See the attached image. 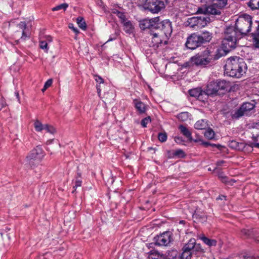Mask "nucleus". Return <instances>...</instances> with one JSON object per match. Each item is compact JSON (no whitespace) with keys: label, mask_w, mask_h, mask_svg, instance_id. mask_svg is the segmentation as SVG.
Wrapping results in <instances>:
<instances>
[{"label":"nucleus","mask_w":259,"mask_h":259,"mask_svg":"<svg viewBox=\"0 0 259 259\" xmlns=\"http://www.w3.org/2000/svg\"><path fill=\"white\" fill-rule=\"evenodd\" d=\"M218 84L217 81H212L209 82L207 85L206 89L205 91V96L213 95L216 94L218 92Z\"/></svg>","instance_id":"14"},{"label":"nucleus","mask_w":259,"mask_h":259,"mask_svg":"<svg viewBox=\"0 0 259 259\" xmlns=\"http://www.w3.org/2000/svg\"><path fill=\"white\" fill-rule=\"evenodd\" d=\"M134 103L136 109L140 114H143L145 112L146 107L143 102L138 100H134Z\"/></svg>","instance_id":"18"},{"label":"nucleus","mask_w":259,"mask_h":259,"mask_svg":"<svg viewBox=\"0 0 259 259\" xmlns=\"http://www.w3.org/2000/svg\"><path fill=\"white\" fill-rule=\"evenodd\" d=\"M193 217L196 219H198L200 221L203 222L206 221L207 218L205 213H202L201 214H199L198 212L196 211L193 214Z\"/></svg>","instance_id":"30"},{"label":"nucleus","mask_w":259,"mask_h":259,"mask_svg":"<svg viewBox=\"0 0 259 259\" xmlns=\"http://www.w3.org/2000/svg\"><path fill=\"white\" fill-rule=\"evenodd\" d=\"M181 133L188 138H191V133L185 126L181 125L179 127Z\"/></svg>","instance_id":"27"},{"label":"nucleus","mask_w":259,"mask_h":259,"mask_svg":"<svg viewBox=\"0 0 259 259\" xmlns=\"http://www.w3.org/2000/svg\"><path fill=\"white\" fill-rule=\"evenodd\" d=\"M192 64L205 67L212 62V55L211 51L206 49L200 54H198L190 59Z\"/></svg>","instance_id":"7"},{"label":"nucleus","mask_w":259,"mask_h":259,"mask_svg":"<svg viewBox=\"0 0 259 259\" xmlns=\"http://www.w3.org/2000/svg\"><path fill=\"white\" fill-rule=\"evenodd\" d=\"M81 184H82V181L81 180V179L80 178L79 179L76 178V179L75 180V185L74 186L73 188H76L78 187H80V186H81Z\"/></svg>","instance_id":"46"},{"label":"nucleus","mask_w":259,"mask_h":259,"mask_svg":"<svg viewBox=\"0 0 259 259\" xmlns=\"http://www.w3.org/2000/svg\"><path fill=\"white\" fill-rule=\"evenodd\" d=\"M158 140L161 142H165L167 140V135L165 133H159V134L158 135Z\"/></svg>","instance_id":"38"},{"label":"nucleus","mask_w":259,"mask_h":259,"mask_svg":"<svg viewBox=\"0 0 259 259\" xmlns=\"http://www.w3.org/2000/svg\"><path fill=\"white\" fill-rule=\"evenodd\" d=\"M172 32V25L169 20L161 21L160 28L150 30L151 46L155 49L167 44Z\"/></svg>","instance_id":"1"},{"label":"nucleus","mask_w":259,"mask_h":259,"mask_svg":"<svg viewBox=\"0 0 259 259\" xmlns=\"http://www.w3.org/2000/svg\"><path fill=\"white\" fill-rule=\"evenodd\" d=\"M252 42L254 47L259 48V34L257 33L253 35Z\"/></svg>","instance_id":"33"},{"label":"nucleus","mask_w":259,"mask_h":259,"mask_svg":"<svg viewBox=\"0 0 259 259\" xmlns=\"http://www.w3.org/2000/svg\"><path fill=\"white\" fill-rule=\"evenodd\" d=\"M177 140H179V138H177V139L175 140V141L177 142Z\"/></svg>","instance_id":"63"},{"label":"nucleus","mask_w":259,"mask_h":259,"mask_svg":"<svg viewBox=\"0 0 259 259\" xmlns=\"http://www.w3.org/2000/svg\"><path fill=\"white\" fill-rule=\"evenodd\" d=\"M161 22L159 17L151 19H144L139 22V26L142 30L154 29L160 28Z\"/></svg>","instance_id":"8"},{"label":"nucleus","mask_w":259,"mask_h":259,"mask_svg":"<svg viewBox=\"0 0 259 259\" xmlns=\"http://www.w3.org/2000/svg\"><path fill=\"white\" fill-rule=\"evenodd\" d=\"M44 130L52 134H54L55 132V130L54 127L48 124H45Z\"/></svg>","instance_id":"35"},{"label":"nucleus","mask_w":259,"mask_h":259,"mask_svg":"<svg viewBox=\"0 0 259 259\" xmlns=\"http://www.w3.org/2000/svg\"><path fill=\"white\" fill-rule=\"evenodd\" d=\"M47 38L48 41H52V38L50 36H48Z\"/></svg>","instance_id":"56"},{"label":"nucleus","mask_w":259,"mask_h":259,"mask_svg":"<svg viewBox=\"0 0 259 259\" xmlns=\"http://www.w3.org/2000/svg\"><path fill=\"white\" fill-rule=\"evenodd\" d=\"M117 16L120 19L121 23H123L124 22L126 21L127 20L125 19V16L124 14L120 12H117Z\"/></svg>","instance_id":"43"},{"label":"nucleus","mask_w":259,"mask_h":259,"mask_svg":"<svg viewBox=\"0 0 259 259\" xmlns=\"http://www.w3.org/2000/svg\"><path fill=\"white\" fill-rule=\"evenodd\" d=\"M255 107L254 103L246 102L243 103L239 109H238L232 115L234 118H239L243 115H248L250 112Z\"/></svg>","instance_id":"12"},{"label":"nucleus","mask_w":259,"mask_h":259,"mask_svg":"<svg viewBox=\"0 0 259 259\" xmlns=\"http://www.w3.org/2000/svg\"><path fill=\"white\" fill-rule=\"evenodd\" d=\"M228 146L230 148L238 151H242L245 146L244 143L238 142L236 140H231L229 142Z\"/></svg>","instance_id":"16"},{"label":"nucleus","mask_w":259,"mask_h":259,"mask_svg":"<svg viewBox=\"0 0 259 259\" xmlns=\"http://www.w3.org/2000/svg\"><path fill=\"white\" fill-rule=\"evenodd\" d=\"M247 65L242 58L233 57L228 58L225 65V72L231 77H241L247 70Z\"/></svg>","instance_id":"2"},{"label":"nucleus","mask_w":259,"mask_h":259,"mask_svg":"<svg viewBox=\"0 0 259 259\" xmlns=\"http://www.w3.org/2000/svg\"><path fill=\"white\" fill-rule=\"evenodd\" d=\"M110 94L109 93H106V94L105 95V96H106L107 95H108V94Z\"/></svg>","instance_id":"61"},{"label":"nucleus","mask_w":259,"mask_h":259,"mask_svg":"<svg viewBox=\"0 0 259 259\" xmlns=\"http://www.w3.org/2000/svg\"><path fill=\"white\" fill-rule=\"evenodd\" d=\"M68 7V4L67 3H63L53 8L52 10L53 11H57L60 10H63V11H65Z\"/></svg>","instance_id":"31"},{"label":"nucleus","mask_w":259,"mask_h":259,"mask_svg":"<svg viewBox=\"0 0 259 259\" xmlns=\"http://www.w3.org/2000/svg\"><path fill=\"white\" fill-rule=\"evenodd\" d=\"M244 259H252V258L250 257H245Z\"/></svg>","instance_id":"59"},{"label":"nucleus","mask_w":259,"mask_h":259,"mask_svg":"<svg viewBox=\"0 0 259 259\" xmlns=\"http://www.w3.org/2000/svg\"><path fill=\"white\" fill-rule=\"evenodd\" d=\"M5 103L3 100H0V110L5 106Z\"/></svg>","instance_id":"51"},{"label":"nucleus","mask_w":259,"mask_h":259,"mask_svg":"<svg viewBox=\"0 0 259 259\" xmlns=\"http://www.w3.org/2000/svg\"><path fill=\"white\" fill-rule=\"evenodd\" d=\"M29 33L28 32H27L26 30H23L22 31L21 38L25 39L27 37H29Z\"/></svg>","instance_id":"47"},{"label":"nucleus","mask_w":259,"mask_h":259,"mask_svg":"<svg viewBox=\"0 0 259 259\" xmlns=\"http://www.w3.org/2000/svg\"><path fill=\"white\" fill-rule=\"evenodd\" d=\"M224 163V161H222V160H220V161H218L217 162V165L218 166H221L222 165V164Z\"/></svg>","instance_id":"54"},{"label":"nucleus","mask_w":259,"mask_h":259,"mask_svg":"<svg viewBox=\"0 0 259 259\" xmlns=\"http://www.w3.org/2000/svg\"><path fill=\"white\" fill-rule=\"evenodd\" d=\"M15 94L17 99H18V101L20 102V96H19L18 92H16L15 93Z\"/></svg>","instance_id":"53"},{"label":"nucleus","mask_w":259,"mask_h":259,"mask_svg":"<svg viewBox=\"0 0 259 259\" xmlns=\"http://www.w3.org/2000/svg\"><path fill=\"white\" fill-rule=\"evenodd\" d=\"M240 37L233 27L227 28L222 42V47L225 48L226 51L230 52L236 47L237 39Z\"/></svg>","instance_id":"6"},{"label":"nucleus","mask_w":259,"mask_h":259,"mask_svg":"<svg viewBox=\"0 0 259 259\" xmlns=\"http://www.w3.org/2000/svg\"><path fill=\"white\" fill-rule=\"evenodd\" d=\"M68 27L72 30L74 33H75L76 34H77L79 33V30L78 29L75 27H74V25L72 23H70L68 25Z\"/></svg>","instance_id":"45"},{"label":"nucleus","mask_w":259,"mask_h":259,"mask_svg":"<svg viewBox=\"0 0 259 259\" xmlns=\"http://www.w3.org/2000/svg\"><path fill=\"white\" fill-rule=\"evenodd\" d=\"M144 8L153 14L158 13L165 7L164 3L160 0H146Z\"/></svg>","instance_id":"9"},{"label":"nucleus","mask_w":259,"mask_h":259,"mask_svg":"<svg viewBox=\"0 0 259 259\" xmlns=\"http://www.w3.org/2000/svg\"><path fill=\"white\" fill-rule=\"evenodd\" d=\"M258 0H250V1L248 3V6L252 10L257 9V1Z\"/></svg>","instance_id":"34"},{"label":"nucleus","mask_w":259,"mask_h":259,"mask_svg":"<svg viewBox=\"0 0 259 259\" xmlns=\"http://www.w3.org/2000/svg\"><path fill=\"white\" fill-rule=\"evenodd\" d=\"M46 155L40 146H36L26 156L23 163L27 167L33 168L38 165Z\"/></svg>","instance_id":"3"},{"label":"nucleus","mask_w":259,"mask_h":259,"mask_svg":"<svg viewBox=\"0 0 259 259\" xmlns=\"http://www.w3.org/2000/svg\"><path fill=\"white\" fill-rule=\"evenodd\" d=\"M113 40V39H112V38H110L108 40V41H107V42H108V41H111V40Z\"/></svg>","instance_id":"60"},{"label":"nucleus","mask_w":259,"mask_h":259,"mask_svg":"<svg viewBox=\"0 0 259 259\" xmlns=\"http://www.w3.org/2000/svg\"><path fill=\"white\" fill-rule=\"evenodd\" d=\"M39 47L42 50H44L46 53H48L49 48L48 47V44L46 41H40Z\"/></svg>","instance_id":"37"},{"label":"nucleus","mask_w":259,"mask_h":259,"mask_svg":"<svg viewBox=\"0 0 259 259\" xmlns=\"http://www.w3.org/2000/svg\"><path fill=\"white\" fill-rule=\"evenodd\" d=\"M183 252H186L190 256H192L193 255H197L198 253L201 252L202 248L200 244H196L194 238H191L183 247Z\"/></svg>","instance_id":"10"},{"label":"nucleus","mask_w":259,"mask_h":259,"mask_svg":"<svg viewBox=\"0 0 259 259\" xmlns=\"http://www.w3.org/2000/svg\"><path fill=\"white\" fill-rule=\"evenodd\" d=\"M207 122L204 119H201L197 121L194 125L195 128L197 130H204L207 127Z\"/></svg>","instance_id":"23"},{"label":"nucleus","mask_w":259,"mask_h":259,"mask_svg":"<svg viewBox=\"0 0 259 259\" xmlns=\"http://www.w3.org/2000/svg\"><path fill=\"white\" fill-rule=\"evenodd\" d=\"M53 83L52 79H49L45 83L43 88L41 91L44 92L48 88H49Z\"/></svg>","instance_id":"39"},{"label":"nucleus","mask_w":259,"mask_h":259,"mask_svg":"<svg viewBox=\"0 0 259 259\" xmlns=\"http://www.w3.org/2000/svg\"><path fill=\"white\" fill-rule=\"evenodd\" d=\"M257 33L258 34H259V25H258V28H257Z\"/></svg>","instance_id":"57"},{"label":"nucleus","mask_w":259,"mask_h":259,"mask_svg":"<svg viewBox=\"0 0 259 259\" xmlns=\"http://www.w3.org/2000/svg\"><path fill=\"white\" fill-rule=\"evenodd\" d=\"M34 128L37 132H41L44 130L45 124H43L39 120H35L34 124Z\"/></svg>","instance_id":"28"},{"label":"nucleus","mask_w":259,"mask_h":259,"mask_svg":"<svg viewBox=\"0 0 259 259\" xmlns=\"http://www.w3.org/2000/svg\"><path fill=\"white\" fill-rule=\"evenodd\" d=\"M122 24L123 25V30L126 33L131 34L133 32L134 27L130 21L126 20Z\"/></svg>","instance_id":"22"},{"label":"nucleus","mask_w":259,"mask_h":259,"mask_svg":"<svg viewBox=\"0 0 259 259\" xmlns=\"http://www.w3.org/2000/svg\"><path fill=\"white\" fill-rule=\"evenodd\" d=\"M218 88L219 90L227 91L230 89V84L229 82H227L225 80H217Z\"/></svg>","instance_id":"21"},{"label":"nucleus","mask_w":259,"mask_h":259,"mask_svg":"<svg viewBox=\"0 0 259 259\" xmlns=\"http://www.w3.org/2000/svg\"><path fill=\"white\" fill-rule=\"evenodd\" d=\"M95 80L97 82H98L99 83L104 82L103 79L99 75L95 76Z\"/></svg>","instance_id":"49"},{"label":"nucleus","mask_w":259,"mask_h":259,"mask_svg":"<svg viewBox=\"0 0 259 259\" xmlns=\"http://www.w3.org/2000/svg\"><path fill=\"white\" fill-rule=\"evenodd\" d=\"M186 47L190 50H194L201 45L199 37L196 33H193L189 36L185 44Z\"/></svg>","instance_id":"13"},{"label":"nucleus","mask_w":259,"mask_h":259,"mask_svg":"<svg viewBox=\"0 0 259 259\" xmlns=\"http://www.w3.org/2000/svg\"><path fill=\"white\" fill-rule=\"evenodd\" d=\"M191 96L196 98L199 100L203 101V96H205V91H203L201 88H195L190 90L189 91Z\"/></svg>","instance_id":"15"},{"label":"nucleus","mask_w":259,"mask_h":259,"mask_svg":"<svg viewBox=\"0 0 259 259\" xmlns=\"http://www.w3.org/2000/svg\"><path fill=\"white\" fill-rule=\"evenodd\" d=\"M151 121V118L150 116H148L141 121V125L143 127H145L147 126V125L148 123Z\"/></svg>","instance_id":"40"},{"label":"nucleus","mask_w":259,"mask_h":259,"mask_svg":"<svg viewBox=\"0 0 259 259\" xmlns=\"http://www.w3.org/2000/svg\"><path fill=\"white\" fill-rule=\"evenodd\" d=\"M210 19L207 17H197V28H201L207 25L209 22Z\"/></svg>","instance_id":"20"},{"label":"nucleus","mask_w":259,"mask_h":259,"mask_svg":"<svg viewBox=\"0 0 259 259\" xmlns=\"http://www.w3.org/2000/svg\"><path fill=\"white\" fill-rule=\"evenodd\" d=\"M228 0H212L210 4L205 8H198L197 13L220 15L227 4Z\"/></svg>","instance_id":"4"},{"label":"nucleus","mask_w":259,"mask_h":259,"mask_svg":"<svg viewBox=\"0 0 259 259\" xmlns=\"http://www.w3.org/2000/svg\"><path fill=\"white\" fill-rule=\"evenodd\" d=\"M111 94H112V97H113V93H111Z\"/></svg>","instance_id":"64"},{"label":"nucleus","mask_w":259,"mask_h":259,"mask_svg":"<svg viewBox=\"0 0 259 259\" xmlns=\"http://www.w3.org/2000/svg\"><path fill=\"white\" fill-rule=\"evenodd\" d=\"M204 145H206V146H208V145H210V146H211L212 147H217L218 148L220 149V147H221V145H216L215 144H210L208 142H206V143H204Z\"/></svg>","instance_id":"50"},{"label":"nucleus","mask_w":259,"mask_h":259,"mask_svg":"<svg viewBox=\"0 0 259 259\" xmlns=\"http://www.w3.org/2000/svg\"><path fill=\"white\" fill-rule=\"evenodd\" d=\"M192 256L189 255V254L186 252H183L181 256L180 259H191Z\"/></svg>","instance_id":"44"},{"label":"nucleus","mask_w":259,"mask_h":259,"mask_svg":"<svg viewBox=\"0 0 259 259\" xmlns=\"http://www.w3.org/2000/svg\"><path fill=\"white\" fill-rule=\"evenodd\" d=\"M214 135V132L210 128H208L204 133V136L208 139H213Z\"/></svg>","instance_id":"29"},{"label":"nucleus","mask_w":259,"mask_h":259,"mask_svg":"<svg viewBox=\"0 0 259 259\" xmlns=\"http://www.w3.org/2000/svg\"><path fill=\"white\" fill-rule=\"evenodd\" d=\"M219 178L223 183H227L228 182L227 177L221 173L219 175Z\"/></svg>","instance_id":"42"},{"label":"nucleus","mask_w":259,"mask_h":259,"mask_svg":"<svg viewBox=\"0 0 259 259\" xmlns=\"http://www.w3.org/2000/svg\"><path fill=\"white\" fill-rule=\"evenodd\" d=\"M18 26L19 28H21L23 30L26 29V24L25 22H21Z\"/></svg>","instance_id":"48"},{"label":"nucleus","mask_w":259,"mask_h":259,"mask_svg":"<svg viewBox=\"0 0 259 259\" xmlns=\"http://www.w3.org/2000/svg\"><path fill=\"white\" fill-rule=\"evenodd\" d=\"M228 52V51H226L225 48H223L222 46L221 48L217 49L214 54H212V61L218 60L221 57L226 55Z\"/></svg>","instance_id":"19"},{"label":"nucleus","mask_w":259,"mask_h":259,"mask_svg":"<svg viewBox=\"0 0 259 259\" xmlns=\"http://www.w3.org/2000/svg\"><path fill=\"white\" fill-rule=\"evenodd\" d=\"M201 45L209 42L212 38V34L208 31L202 32L201 34H198Z\"/></svg>","instance_id":"17"},{"label":"nucleus","mask_w":259,"mask_h":259,"mask_svg":"<svg viewBox=\"0 0 259 259\" xmlns=\"http://www.w3.org/2000/svg\"><path fill=\"white\" fill-rule=\"evenodd\" d=\"M252 232V231L244 229L241 230V234L246 237H251V233Z\"/></svg>","instance_id":"41"},{"label":"nucleus","mask_w":259,"mask_h":259,"mask_svg":"<svg viewBox=\"0 0 259 259\" xmlns=\"http://www.w3.org/2000/svg\"><path fill=\"white\" fill-rule=\"evenodd\" d=\"M257 5L258 6H257V9H259V0L257 1Z\"/></svg>","instance_id":"58"},{"label":"nucleus","mask_w":259,"mask_h":259,"mask_svg":"<svg viewBox=\"0 0 259 259\" xmlns=\"http://www.w3.org/2000/svg\"><path fill=\"white\" fill-rule=\"evenodd\" d=\"M76 23L78 27L81 29L85 30L87 29V24L84 19L81 17H78L76 18Z\"/></svg>","instance_id":"26"},{"label":"nucleus","mask_w":259,"mask_h":259,"mask_svg":"<svg viewBox=\"0 0 259 259\" xmlns=\"http://www.w3.org/2000/svg\"><path fill=\"white\" fill-rule=\"evenodd\" d=\"M77 175H78V177L80 178V174H78Z\"/></svg>","instance_id":"62"},{"label":"nucleus","mask_w":259,"mask_h":259,"mask_svg":"<svg viewBox=\"0 0 259 259\" xmlns=\"http://www.w3.org/2000/svg\"><path fill=\"white\" fill-rule=\"evenodd\" d=\"M178 118L182 121H186L189 118V113L187 112L180 113L178 115Z\"/></svg>","instance_id":"32"},{"label":"nucleus","mask_w":259,"mask_h":259,"mask_svg":"<svg viewBox=\"0 0 259 259\" xmlns=\"http://www.w3.org/2000/svg\"><path fill=\"white\" fill-rule=\"evenodd\" d=\"M200 239L203 242L209 247L215 246L217 245V240L215 239H209L205 236H202Z\"/></svg>","instance_id":"24"},{"label":"nucleus","mask_w":259,"mask_h":259,"mask_svg":"<svg viewBox=\"0 0 259 259\" xmlns=\"http://www.w3.org/2000/svg\"><path fill=\"white\" fill-rule=\"evenodd\" d=\"M154 243L158 246H167L172 241V233L166 231L157 235L154 238Z\"/></svg>","instance_id":"11"},{"label":"nucleus","mask_w":259,"mask_h":259,"mask_svg":"<svg viewBox=\"0 0 259 259\" xmlns=\"http://www.w3.org/2000/svg\"><path fill=\"white\" fill-rule=\"evenodd\" d=\"M188 25L191 28H197V17H193L188 18L187 20Z\"/></svg>","instance_id":"25"},{"label":"nucleus","mask_w":259,"mask_h":259,"mask_svg":"<svg viewBox=\"0 0 259 259\" xmlns=\"http://www.w3.org/2000/svg\"><path fill=\"white\" fill-rule=\"evenodd\" d=\"M174 155L175 156H177L180 158H183L185 156V152L181 149H178L176 150L174 153Z\"/></svg>","instance_id":"36"},{"label":"nucleus","mask_w":259,"mask_h":259,"mask_svg":"<svg viewBox=\"0 0 259 259\" xmlns=\"http://www.w3.org/2000/svg\"><path fill=\"white\" fill-rule=\"evenodd\" d=\"M96 88H97V90L98 94L100 96L101 95V90L100 89V87L99 85L97 84Z\"/></svg>","instance_id":"52"},{"label":"nucleus","mask_w":259,"mask_h":259,"mask_svg":"<svg viewBox=\"0 0 259 259\" xmlns=\"http://www.w3.org/2000/svg\"><path fill=\"white\" fill-rule=\"evenodd\" d=\"M253 147L259 148V143H255L253 144Z\"/></svg>","instance_id":"55"},{"label":"nucleus","mask_w":259,"mask_h":259,"mask_svg":"<svg viewBox=\"0 0 259 259\" xmlns=\"http://www.w3.org/2000/svg\"><path fill=\"white\" fill-rule=\"evenodd\" d=\"M251 24V17L249 15L244 14L237 19L234 29L237 32V35L241 37L250 31Z\"/></svg>","instance_id":"5"}]
</instances>
